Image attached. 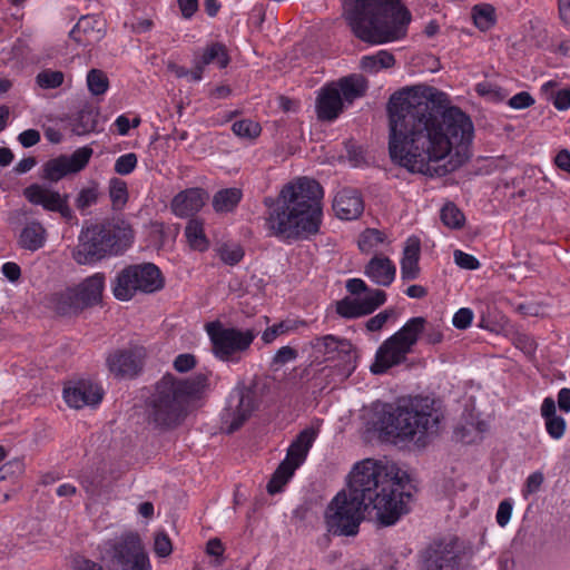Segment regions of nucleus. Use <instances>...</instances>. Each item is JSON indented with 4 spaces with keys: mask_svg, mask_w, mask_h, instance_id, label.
Here are the masks:
<instances>
[{
    "mask_svg": "<svg viewBox=\"0 0 570 570\" xmlns=\"http://www.w3.org/2000/svg\"><path fill=\"white\" fill-rule=\"evenodd\" d=\"M164 285L163 274L155 264L129 265L118 273L114 295L117 299L129 301L137 293L151 294L160 291Z\"/></svg>",
    "mask_w": 570,
    "mask_h": 570,
    "instance_id": "f8f14e48",
    "label": "nucleus"
},
{
    "mask_svg": "<svg viewBox=\"0 0 570 570\" xmlns=\"http://www.w3.org/2000/svg\"><path fill=\"white\" fill-rule=\"evenodd\" d=\"M544 424H546V430H547L548 434L552 439L559 440L564 435L567 424H566V420L562 416L557 415V416L547 419V420H544Z\"/></svg>",
    "mask_w": 570,
    "mask_h": 570,
    "instance_id": "49530a36",
    "label": "nucleus"
},
{
    "mask_svg": "<svg viewBox=\"0 0 570 570\" xmlns=\"http://www.w3.org/2000/svg\"><path fill=\"white\" fill-rule=\"evenodd\" d=\"M24 198L32 205L41 206L45 210L59 213L61 217L71 220L73 212L69 206V195L40 184H31L23 189Z\"/></svg>",
    "mask_w": 570,
    "mask_h": 570,
    "instance_id": "f3484780",
    "label": "nucleus"
},
{
    "mask_svg": "<svg viewBox=\"0 0 570 570\" xmlns=\"http://www.w3.org/2000/svg\"><path fill=\"white\" fill-rule=\"evenodd\" d=\"M333 85L338 88L342 99L348 104L363 97L368 88L367 80L360 73L343 77Z\"/></svg>",
    "mask_w": 570,
    "mask_h": 570,
    "instance_id": "bb28decb",
    "label": "nucleus"
},
{
    "mask_svg": "<svg viewBox=\"0 0 570 570\" xmlns=\"http://www.w3.org/2000/svg\"><path fill=\"white\" fill-rule=\"evenodd\" d=\"M2 274L10 281L17 282L21 276V268L13 262H7L1 267Z\"/></svg>",
    "mask_w": 570,
    "mask_h": 570,
    "instance_id": "338daca9",
    "label": "nucleus"
},
{
    "mask_svg": "<svg viewBox=\"0 0 570 570\" xmlns=\"http://www.w3.org/2000/svg\"><path fill=\"white\" fill-rule=\"evenodd\" d=\"M106 570H151L148 553L137 532L121 533L99 547Z\"/></svg>",
    "mask_w": 570,
    "mask_h": 570,
    "instance_id": "6e6552de",
    "label": "nucleus"
},
{
    "mask_svg": "<svg viewBox=\"0 0 570 570\" xmlns=\"http://www.w3.org/2000/svg\"><path fill=\"white\" fill-rule=\"evenodd\" d=\"M104 396L102 389L91 381L81 380L65 387L63 399L73 409L98 405Z\"/></svg>",
    "mask_w": 570,
    "mask_h": 570,
    "instance_id": "aec40b11",
    "label": "nucleus"
},
{
    "mask_svg": "<svg viewBox=\"0 0 570 570\" xmlns=\"http://www.w3.org/2000/svg\"><path fill=\"white\" fill-rule=\"evenodd\" d=\"M243 193L239 188L232 187L218 190L213 197V208L216 213L233 212L239 204Z\"/></svg>",
    "mask_w": 570,
    "mask_h": 570,
    "instance_id": "7c9ffc66",
    "label": "nucleus"
},
{
    "mask_svg": "<svg viewBox=\"0 0 570 570\" xmlns=\"http://www.w3.org/2000/svg\"><path fill=\"white\" fill-rule=\"evenodd\" d=\"M460 561L455 540L439 541L425 551L423 570H460Z\"/></svg>",
    "mask_w": 570,
    "mask_h": 570,
    "instance_id": "a211bd4d",
    "label": "nucleus"
},
{
    "mask_svg": "<svg viewBox=\"0 0 570 570\" xmlns=\"http://www.w3.org/2000/svg\"><path fill=\"white\" fill-rule=\"evenodd\" d=\"M197 60L205 67L210 63H216L219 68H225L229 63L227 49L219 42L206 47L202 57Z\"/></svg>",
    "mask_w": 570,
    "mask_h": 570,
    "instance_id": "2f4dec72",
    "label": "nucleus"
},
{
    "mask_svg": "<svg viewBox=\"0 0 570 570\" xmlns=\"http://www.w3.org/2000/svg\"><path fill=\"white\" fill-rule=\"evenodd\" d=\"M453 256L455 264L461 268L473 271L478 269L480 266L479 261L473 255L464 253L460 249L454 250Z\"/></svg>",
    "mask_w": 570,
    "mask_h": 570,
    "instance_id": "6e6d98bb",
    "label": "nucleus"
},
{
    "mask_svg": "<svg viewBox=\"0 0 570 570\" xmlns=\"http://www.w3.org/2000/svg\"><path fill=\"white\" fill-rule=\"evenodd\" d=\"M154 551L160 557H168L173 551V546L169 537L165 532H159L155 537Z\"/></svg>",
    "mask_w": 570,
    "mask_h": 570,
    "instance_id": "603ef678",
    "label": "nucleus"
},
{
    "mask_svg": "<svg viewBox=\"0 0 570 570\" xmlns=\"http://www.w3.org/2000/svg\"><path fill=\"white\" fill-rule=\"evenodd\" d=\"M333 209L340 219H356L364 210L361 195L355 189L338 191L333 200Z\"/></svg>",
    "mask_w": 570,
    "mask_h": 570,
    "instance_id": "5701e85b",
    "label": "nucleus"
},
{
    "mask_svg": "<svg viewBox=\"0 0 570 570\" xmlns=\"http://www.w3.org/2000/svg\"><path fill=\"white\" fill-rule=\"evenodd\" d=\"M232 130L238 138L253 140L261 135L262 127L252 119H242L233 124Z\"/></svg>",
    "mask_w": 570,
    "mask_h": 570,
    "instance_id": "f704fd0d",
    "label": "nucleus"
},
{
    "mask_svg": "<svg viewBox=\"0 0 570 570\" xmlns=\"http://www.w3.org/2000/svg\"><path fill=\"white\" fill-rule=\"evenodd\" d=\"M445 95L429 86L402 89L390 98L389 154L391 160L411 174L443 176L435 166L454 147L472 141L473 124L458 107H443Z\"/></svg>",
    "mask_w": 570,
    "mask_h": 570,
    "instance_id": "f257e3e1",
    "label": "nucleus"
},
{
    "mask_svg": "<svg viewBox=\"0 0 570 570\" xmlns=\"http://www.w3.org/2000/svg\"><path fill=\"white\" fill-rule=\"evenodd\" d=\"M73 570H105L106 567L88 558L77 556L72 559Z\"/></svg>",
    "mask_w": 570,
    "mask_h": 570,
    "instance_id": "680f3d73",
    "label": "nucleus"
},
{
    "mask_svg": "<svg viewBox=\"0 0 570 570\" xmlns=\"http://www.w3.org/2000/svg\"><path fill=\"white\" fill-rule=\"evenodd\" d=\"M343 110V99L337 87L333 83L323 87L316 99V111L321 120L332 121Z\"/></svg>",
    "mask_w": 570,
    "mask_h": 570,
    "instance_id": "4be33fe9",
    "label": "nucleus"
},
{
    "mask_svg": "<svg viewBox=\"0 0 570 570\" xmlns=\"http://www.w3.org/2000/svg\"><path fill=\"white\" fill-rule=\"evenodd\" d=\"M144 357L145 350L140 346L117 350L107 357V365L118 377H134L141 370Z\"/></svg>",
    "mask_w": 570,
    "mask_h": 570,
    "instance_id": "6ab92c4d",
    "label": "nucleus"
},
{
    "mask_svg": "<svg viewBox=\"0 0 570 570\" xmlns=\"http://www.w3.org/2000/svg\"><path fill=\"white\" fill-rule=\"evenodd\" d=\"M18 140L24 148L32 147L40 141V132L36 129H27L18 136Z\"/></svg>",
    "mask_w": 570,
    "mask_h": 570,
    "instance_id": "69168bd1",
    "label": "nucleus"
},
{
    "mask_svg": "<svg viewBox=\"0 0 570 570\" xmlns=\"http://www.w3.org/2000/svg\"><path fill=\"white\" fill-rule=\"evenodd\" d=\"M336 312L338 315L345 318H355L365 315L360 304V299L356 298H343L337 302Z\"/></svg>",
    "mask_w": 570,
    "mask_h": 570,
    "instance_id": "79ce46f5",
    "label": "nucleus"
},
{
    "mask_svg": "<svg viewBox=\"0 0 570 570\" xmlns=\"http://www.w3.org/2000/svg\"><path fill=\"white\" fill-rule=\"evenodd\" d=\"M543 474L540 471L531 473L525 481V484L522 489L523 498H528L529 495L538 492L543 483Z\"/></svg>",
    "mask_w": 570,
    "mask_h": 570,
    "instance_id": "864d4df0",
    "label": "nucleus"
},
{
    "mask_svg": "<svg viewBox=\"0 0 570 570\" xmlns=\"http://www.w3.org/2000/svg\"><path fill=\"white\" fill-rule=\"evenodd\" d=\"M104 287L105 275L96 273L75 286L52 293L49 296V305L59 315H78L100 302Z\"/></svg>",
    "mask_w": 570,
    "mask_h": 570,
    "instance_id": "9d476101",
    "label": "nucleus"
},
{
    "mask_svg": "<svg viewBox=\"0 0 570 570\" xmlns=\"http://www.w3.org/2000/svg\"><path fill=\"white\" fill-rule=\"evenodd\" d=\"M91 155V148L81 147L70 156L61 155L49 159L42 165L40 177L50 183H58L67 175L82 170L89 163Z\"/></svg>",
    "mask_w": 570,
    "mask_h": 570,
    "instance_id": "dca6fc26",
    "label": "nucleus"
},
{
    "mask_svg": "<svg viewBox=\"0 0 570 570\" xmlns=\"http://www.w3.org/2000/svg\"><path fill=\"white\" fill-rule=\"evenodd\" d=\"M298 353L295 348L291 346H283L273 356L272 366H283L289 362H293L297 358Z\"/></svg>",
    "mask_w": 570,
    "mask_h": 570,
    "instance_id": "3c124183",
    "label": "nucleus"
},
{
    "mask_svg": "<svg viewBox=\"0 0 570 570\" xmlns=\"http://www.w3.org/2000/svg\"><path fill=\"white\" fill-rule=\"evenodd\" d=\"M99 186L97 183H92L90 186L82 188L76 198V207L83 212L87 208L97 204L99 198Z\"/></svg>",
    "mask_w": 570,
    "mask_h": 570,
    "instance_id": "58836bf2",
    "label": "nucleus"
},
{
    "mask_svg": "<svg viewBox=\"0 0 570 570\" xmlns=\"http://www.w3.org/2000/svg\"><path fill=\"white\" fill-rule=\"evenodd\" d=\"M475 90L480 96L488 97L493 100L500 101L507 98V94L500 87L488 81L478 83Z\"/></svg>",
    "mask_w": 570,
    "mask_h": 570,
    "instance_id": "de8ad7c7",
    "label": "nucleus"
},
{
    "mask_svg": "<svg viewBox=\"0 0 570 570\" xmlns=\"http://www.w3.org/2000/svg\"><path fill=\"white\" fill-rule=\"evenodd\" d=\"M87 85L92 95L99 96L107 91L109 83L104 71L99 69H91L87 75Z\"/></svg>",
    "mask_w": 570,
    "mask_h": 570,
    "instance_id": "a19ab883",
    "label": "nucleus"
},
{
    "mask_svg": "<svg viewBox=\"0 0 570 570\" xmlns=\"http://www.w3.org/2000/svg\"><path fill=\"white\" fill-rule=\"evenodd\" d=\"M109 196L115 207L125 205L128 198L127 184L118 178L110 179Z\"/></svg>",
    "mask_w": 570,
    "mask_h": 570,
    "instance_id": "c03bdc74",
    "label": "nucleus"
},
{
    "mask_svg": "<svg viewBox=\"0 0 570 570\" xmlns=\"http://www.w3.org/2000/svg\"><path fill=\"white\" fill-rule=\"evenodd\" d=\"M318 435V429L308 426L301 431L287 449L286 458L279 463L267 483V492L276 494L283 491L285 484L306 460L307 454Z\"/></svg>",
    "mask_w": 570,
    "mask_h": 570,
    "instance_id": "4468645a",
    "label": "nucleus"
},
{
    "mask_svg": "<svg viewBox=\"0 0 570 570\" xmlns=\"http://www.w3.org/2000/svg\"><path fill=\"white\" fill-rule=\"evenodd\" d=\"M410 479L393 463L372 459L355 464L350 473L348 489L340 491L330 502L325 521L335 535H355L367 519L381 527L395 524L409 512L405 492Z\"/></svg>",
    "mask_w": 570,
    "mask_h": 570,
    "instance_id": "f03ea898",
    "label": "nucleus"
},
{
    "mask_svg": "<svg viewBox=\"0 0 570 570\" xmlns=\"http://www.w3.org/2000/svg\"><path fill=\"white\" fill-rule=\"evenodd\" d=\"M70 37L80 46H91L98 42L104 32L100 22L94 16H82L70 31Z\"/></svg>",
    "mask_w": 570,
    "mask_h": 570,
    "instance_id": "b1692460",
    "label": "nucleus"
},
{
    "mask_svg": "<svg viewBox=\"0 0 570 570\" xmlns=\"http://www.w3.org/2000/svg\"><path fill=\"white\" fill-rule=\"evenodd\" d=\"M65 75L59 70L45 69L36 77L37 85L42 89H56L63 83Z\"/></svg>",
    "mask_w": 570,
    "mask_h": 570,
    "instance_id": "4c0bfd02",
    "label": "nucleus"
},
{
    "mask_svg": "<svg viewBox=\"0 0 570 570\" xmlns=\"http://www.w3.org/2000/svg\"><path fill=\"white\" fill-rule=\"evenodd\" d=\"M291 330V326L286 322H281L278 324H274L271 327H267L262 334V341L265 344H271L274 342L279 335L287 333Z\"/></svg>",
    "mask_w": 570,
    "mask_h": 570,
    "instance_id": "5fc2aeb1",
    "label": "nucleus"
},
{
    "mask_svg": "<svg viewBox=\"0 0 570 570\" xmlns=\"http://www.w3.org/2000/svg\"><path fill=\"white\" fill-rule=\"evenodd\" d=\"M257 406L256 393L252 389H235L222 413L223 424L227 433L238 430Z\"/></svg>",
    "mask_w": 570,
    "mask_h": 570,
    "instance_id": "2eb2a0df",
    "label": "nucleus"
},
{
    "mask_svg": "<svg viewBox=\"0 0 570 570\" xmlns=\"http://www.w3.org/2000/svg\"><path fill=\"white\" fill-rule=\"evenodd\" d=\"M441 220L445 226L456 229L463 226L465 217L454 204L449 203L441 209Z\"/></svg>",
    "mask_w": 570,
    "mask_h": 570,
    "instance_id": "e433bc0d",
    "label": "nucleus"
},
{
    "mask_svg": "<svg viewBox=\"0 0 570 570\" xmlns=\"http://www.w3.org/2000/svg\"><path fill=\"white\" fill-rule=\"evenodd\" d=\"M420 243L409 239L401 259V276L403 281H412L419 276Z\"/></svg>",
    "mask_w": 570,
    "mask_h": 570,
    "instance_id": "cd10ccee",
    "label": "nucleus"
},
{
    "mask_svg": "<svg viewBox=\"0 0 570 570\" xmlns=\"http://www.w3.org/2000/svg\"><path fill=\"white\" fill-rule=\"evenodd\" d=\"M514 345L529 356L533 355L537 350L535 341L525 334L518 335L514 338Z\"/></svg>",
    "mask_w": 570,
    "mask_h": 570,
    "instance_id": "052dcab7",
    "label": "nucleus"
},
{
    "mask_svg": "<svg viewBox=\"0 0 570 570\" xmlns=\"http://www.w3.org/2000/svg\"><path fill=\"white\" fill-rule=\"evenodd\" d=\"M548 99L552 101L556 109L560 111L568 110L570 108V88L552 90Z\"/></svg>",
    "mask_w": 570,
    "mask_h": 570,
    "instance_id": "8fccbe9b",
    "label": "nucleus"
},
{
    "mask_svg": "<svg viewBox=\"0 0 570 570\" xmlns=\"http://www.w3.org/2000/svg\"><path fill=\"white\" fill-rule=\"evenodd\" d=\"M343 16L354 36L372 45L402 38L411 21L400 0H343Z\"/></svg>",
    "mask_w": 570,
    "mask_h": 570,
    "instance_id": "20e7f679",
    "label": "nucleus"
},
{
    "mask_svg": "<svg viewBox=\"0 0 570 570\" xmlns=\"http://www.w3.org/2000/svg\"><path fill=\"white\" fill-rule=\"evenodd\" d=\"M104 287L105 275L96 273L75 286L52 293L49 296V305L59 315H78L100 302Z\"/></svg>",
    "mask_w": 570,
    "mask_h": 570,
    "instance_id": "9b49d317",
    "label": "nucleus"
},
{
    "mask_svg": "<svg viewBox=\"0 0 570 570\" xmlns=\"http://www.w3.org/2000/svg\"><path fill=\"white\" fill-rule=\"evenodd\" d=\"M6 459V450L3 446H0V463ZM23 465L20 460H13L7 462L0 466V480H4L8 478L10 473L20 474L22 472Z\"/></svg>",
    "mask_w": 570,
    "mask_h": 570,
    "instance_id": "09e8293b",
    "label": "nucleus"
},
{
    "mask_svg": "<svg viewBox=\"0 0 570 570\" xmlns=\"http://www.w3.org/2000/svg\"><path fill=\"white\" fill-rule=\"evenodd\" d=\"M134 233L129 226L92 225L82 229L78 245L72 250L73 259L80 264H91L107 255H117L132 242Z\"/></svg>",
    "mask_w": 570,
    "mask_h": 570,
    "instance_id": "0eeeda50",
    "label": "nucleus"
},
{
    "mask_svg": "<svg viewBox=\"0 0 570 570\" xmlns=\"http://www.w3.org/2000/svg\"><path fill=\"white\" fill-rule=\"evenodd\" d=\"M208 386L206 374L198 373L185 380L165 375L155 386L147 402V419L159 429H173L186 416L190 401Z\"/></svg>",
    "mask_w": 570,
    "mask_h": 570,
    "instance_id": "423d86ee",
    "label": "nucleus"
},
{
    "mask_svg": "<svg viewBox=\"0 0 570 570\" xmlns=\"http://www.w3.org/2000/svg\"><path fill=\"white\" fill-rule=\"evenodd\" d=\"M312 346L326 360L340 358L342 355H347L352 351V344L350 341L334 335L316 337L313 341Z\"/></svg>",
    "mask_w": 570,
    "mask_h": 570,
    "instance_id": "a878e982",
    "label": "nucleus"
},
{
    "mask_svg": "<svg viewBox=\"0 0 570 570\" xmlns=\"http://www.w3.org/2000/svg\"><path fill=\"white\" fill-rule=\"evenodd\" d=\"M512 514V502L509 499H505L499 503L498 511H497V522L500 527H505Z\"/></svg>",
    "mask_w": 570,
    "mask_h": 570,
    "instance_id": "bf43d9fd",
    "label": "nucleus"
},
{
    "mask_svg": "<svg viewBox=\"0 0 570 570\" xmlns=\"http://www.w3.org/2000/svg\"><path fill=\"white\" fill-rule=\"evenodd\" d=\"M392 314L393 311L387 309L376 314L367 321L366 328L371 332L381 330Z\"/></svg>",
    "mask_w": 570,
    "mask_h": 570,
    "instance_id": "0e129e2a",
    "label": "nucleus"
},
{
    "mask_svg": "<svg viewBox=\"0 0 570 570\" xmlns=\"http://www.w3.org/2000/svg\"><path fill=\"white\" fill-rule=\"evenodd\" d=\"M195 364L196 360L191 354H179L174 361L175 370L180 373L190 371Z\"/></svg>",
    "mask_w": 570,
    "mask_h": 570,
    "instance_id": "e2e57ef3",
    "label": "nucleus"
},
{
    "mask_svg": "<svg viewBox=\"0 0 570 570\" xmlns=\"http://www.w3.org/2000/svg\"><path fill=\"white\" fill-rule=\"evenodd\" d=\"M323 194L322 186L308 177L286 184L265 218L269 234L288 243L316 235L323 218Z\"/></svg>",
    "mask_w": 570,
    "mask_h": 570,
    "instance_id": "7ed1b4c3",
    "label": "nucleus"
},
{
    "mask_svg": "<svg viewBox=\"0 0 570 570\" xmlns=\"http://www.w3.org/2000/svg\"><path fill=\"white\" fill-rule=\"evenodd\" d=\"M386 240L383 232L375 228L365 229L358 238V247L363 253H371Z\"/></svg>",
    "mask_w": 570,
    "mask_h": 570,
    "instance_id": "72a5a7b5",
    "label": "nucleus"
},
{
    "mask_svg": "<svg viewBox=\"0 0 570 570\" xmlns=\"http://www.w3.org/2000/svg\"><path fill=\"white\" fill-rule=\"evenodd\" d=\"M360 299L361 307L365 315L371 314L386 301V294L382 289L367 291Z\"/></svg>",
    "mask_w": 570,
    "mask_h": 570,
    "instance_id": "ea45409f",
    "label": "nucleus"
},
{
    "mask_svg": "<svg viewBox=\"0 0 570 570\" xmlns=\"http://www.w3.org/2000/svg\"><path fill=\"white\" fill-rule=\"evenodd\" d=\"M219 258L227 265L234 266L244 257V250L239 244L225 243L217 248Z\"/></svg>",
    "mask_w": 570,
    "mask_h": 570,
    "instance_id": "c9c22d12",
    "label": "nucleus"
},
{
    "mask_svg": "<svg viewBox=\"0 0 570 570\" xmlns=\"http://www.w3.org/2000/svg\"><path fill=\"white\" fill-rule=\"evenodd\" d=\"M554 164L559 169L570 174V151L561 149L554 158Z\"/></svg>",
    "mask_w": 570,
    "mask_h": 570,
    "instance_id": "774afa93",
    "label": "nucleus"
},
{
    "mask_svg": "<svg viewBox=\"0 0 570 570\" xmlns=\"http://www.w3.org/2000/svg\"><path fill=\"white\" fill-rule=\"evenodd\" d=\"M207 199L208 194L203 188H187L173 198L171 209L176 216L188 217L199 212Z\"/></svg>",
    "mask_w": 570,
    "mask_h": 570,
    "instance_id": "412c9836",
    "label": "nucleus"
},
{
    "mask_svg": "<svg viewBox=\"0 0 570 570\" xmlns=\"http://www.w3.org/2000/svg\"><path fill=\"white\" fill-rule=\"evenodd\" d=\"M185 235L191 248L200 252L207 249L208 242L205 236L202 222L197 219H190L186 225Z\"/></svg>",
    "mask_w": 570,
    "mask_h": 570,
    "instance_id": "473e14b6",
    "label": "nucleus"
},
{
    "mask_svg": "<svg viewBox=\"0 0 570 570\" xmlns=\"http://www.w3.org/2000/svg\"><path fill=\"white\" fill-rule=\"evenodd\" d=\"M365 275L380 286H390L395 278L396 268L385 256H374L365 266Z\"/></svg>",
    "mask_w": 570,
    "mask_h": 570,
    "instance_id": "393cba45",
    "label": "nucleus"
},
{
    "mask_svg": "<svg viewBox=\"0 0 570 570\" xmlns=\"http://www.w3.org/2000/svg\"><path fill=\"white\" fill-rule=\"evenodd\" d=\"M137 161L136 154L128 153L116 159L114 169L119 175H128L136 168Z\"/></svg>",
    "mask_w": 570,
    "mask_h": 570,
    "instance_id": "a18cd8bd",
    "label": "nucleus"
},
{
    "mask_svg": "<svg viewBox=\"0 0 570 570\" xmlns=\"http://www.w3.org/2000/svg\"><path fill=\"white\" fill-rule=\"evenodd\" d=\"M395 65V58L387 50H379L373 55L363 56L360 61L362 70L368 73H377L381 70L390 69Z\"/></svg>",
    "mask_w": 570,
    "mask_h": 570,
    "instance_id": "c756f323",
    "label": "nucleus"
},
{
    "mask_svg": "<svg viewBox=\"0 0 570 570\" xmlns=\"http://www.w3.org/2000/svg\"><path fill=\"white\" fill-rule=\"evenodd\" d=\"M473 19L480 30H488L494 24V10L491 6H475L473 8Z\"/></svg>",
    "mask_w": 570,
    "mask_h": 570,
    "instance_id": "37998d69",
    "label": "nucleus"
},
{
    "mask_svg": "<svg viewBox=\"0 0 570 570\" xmlns=\"http://www.w3.org/2000/svg\"><path fill=\"white\" fill-rule=\"evenodd\" d=\"M47 232L38 220L28 223L19 236V245L28 250L35 252L41 248L46 243Z\"/></svg>",
    "mask_w": 570,
    "mask_h": 570,
    "instance_id": "c85d7f7f",
    "label": "nucleus"
},
{
    "mask_svg": "<svg viewBox=\"0 0 570 570\" xmlns=\"http://www.w3.org/2000/svg\"><path fill=\"white\" fill-rule=\"evenodd\" d=\"M374 417V428L385 435L425 445L430 436L439 433L443 414L433 400L415 397L407 406L376 405Z\"/></svg>",
    "mask_w": 570,
    "mask_h": 570,
    "instance_id": "39448f33",
    "label": "nucleus"
},
{
    "mask_svg": "<svg viewBox=\"0 0 570 570\" xmlns=\"http://www.w3.org/2000/svg\"><path fill=\"white\" fill-rule=\"evenodd\" d=\"M473 320V312L468 307L460 308L453 316V326L458 330L468 328Z\"/></svg>",
    "mask_w": 570,
    "mask_h": 570,
    "instance_id": "4d7b16f0",
    "label": "nucleus"
},
{
    "mask_svg": "<svg viewBox=\"0 0 570 570\" xmlns=\"http://www.w3.org/2000/svg\"><path fill=\"white\" fill-rule=\"evenodd\" d=\"M207 333L213 344L214 355L224 362L237 363L240 354L246 352L257 336L254 328L238 330L224 327L219 323L207 325Z\"/></svg>",
    "mask_w": 570,
    "mask_h": 570,
    "instance_id": "ddd939ff",
    "label": "nucleus"
},
{
    "mask_svg": "<svg viewBox=\"0 0 570 570\" xmlns=\"http://www.w3.org/2000/svg\"><path fill=\"white\" fill-rule=\"evenodd\" d=\"M534 104V99L527 91H521L513 97H511L508 101V105L513 109H525L531 107Z\"/></svg>",
    "mask_w": 570,
    "mask_h": 570,
    "instance_id": "13d9d810",
    "label": "nucleus"
},
{
    "mask_svg": "<svg viewBox=\"0 0 570 570\" xmlns=\"http://www.w3.org/2000/svg\"><path fill=\"white\" fill-rule=\"evenodd\" d=\"M425 324L424 317H412L395 334L385 340L376 351L375 362L371 366L372 373L382 374L405 361L423 333Z\"/></svg>",
    "mask_w": 570,
    "mask_h": 570,
    "instance_id": "1a4fd4ad",
    "label": "nucleus"
}]
</instances>
